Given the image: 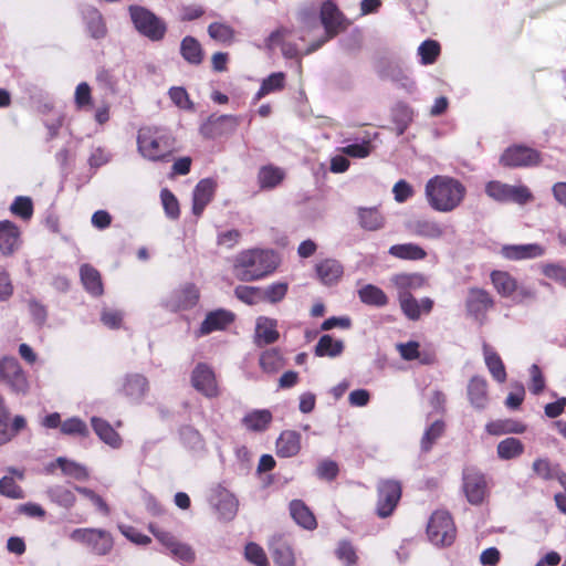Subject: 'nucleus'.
Here are the masks:
<instances>
[{
    "label": "nucleus",
    "instance_id": "40",
    "mask_svg": "<svg viewBox=\"0 0 566 566\" xmlns=\"http://www.w3.org/2000/svg\"><path fill=\"white\" fill-rule=\"evenodd\" d=\"M491 281L497 293L503 297H510L517 289L516 280L505 271H493Z\"/></svg>",
    "mask_w": 566,
    "mask_h": 566
},
{
    "label": "nucleus",
    "instance_id": "16",
    "mask_svg": "<svg viewBox=\"0 0 566 566\" xmlns=\"http://www.w3.org/2000/svg\"><path fill=\"white\" fill-rule=\"evenodd\" d=\"M198 300L199 291L196 285L186 283L171 292L165 301V306L171 312L185 311L193 307Z\"/></svg>",
    "mask_w": 566,
    "mask_h": 566
},
{
    "label": "nucleus",
    "instance_id": "11",
    "mask_svg": "<svg viewBox=\"0 0 566 566\" xmlns=\"http://www.w3.org/2000/svg\"><path fill=\"white\" fill-rule=\"evenodd\" d=\"M406 228L413 235L433 241L443 240L449 232L454 233L452 226L428 217L412 219L406 224Z\"/></svg>",
    "mask_w": 566,
    "mask_h": 566
},
{
    "label": "nucleus",
    "instance_id": "63",
    "mask_svg": "<svg viewBox=\"0 0 566 566\" xmlns=\"http://www.w3.org/2000/svg\"><path fill=\"white\" fill-rule=\"evenodd\" d=\"M52 497L62 506L70 507L75 502L73 492L63 486H55L50 490Z\"/></svg>",
    "mask_w": 566,
    "mask_h": 566
},
{
    "label": "nucleus",
    "instance_id": "55",
    "mask_svg": "<svg viewBox=\"0 0 566 566\" xmlns=\"http://www.w3.org/2000/svg\"><path fill=\"white\" fill-rule=\"evenodd\" d=\"M244 556L251 564L255 566H269L264 549L255 543H249L245 545Z\"/></svg>",
    "mask_w": 566,
    "mask_h": 566
},
{
    "label": "nucleus",
    "instance_id": "35",
    "mask_svg": "<svg viewBox=\"0 0 566 566\" xmlns=\"http://www.w3.org/2000/svg\"><path fill=\"white\" fill-rule=\"evenodd\" d=\"M285 172L282 168L273 165L263 166L258 174L260 188L270 190L277 187L284 179Z\"/></svg>",
    "mask_w": 566,
    "mask_h": 566
},
{
    "label": "nucleus",
    "instance_id": "36",
    "mask_svg": "<svg viewBox=\"0 0 566 566\" xmlns=\"http://www.w3.org/2000/svg\"><path fill=\"white\" fill-rule=\"evenodd\" d=\"M81 281L85 290L93 296L103 294V284L99 272L90 264H83L80 269Z\"/></svg>",
    "mask_w": 566,
    "mask_h": 566
},
{
    "label": "nucleus",
    "instance_id": "57",
    "mask_svg": "<svg viewBox=\"0 0 566 566\" xmlns=\"http://www.w3.org/2000/svg\"><path fill=\"white\" fill-rule=\"evenodd\" d=\"M444 423L440 420L434 421L423 433L421 439L422 451H429L433 442L442 434Z\"/></svg>",
    "mask_w": 566,
    "mask_h": 566
},
{
    "label": "nucleus",
    "instance_id": "25",
    "mask_svg": "<svg viewBox=\"0 0 566 566\" xmlns=\"http://www.w3.org/2000/svg\"><path fill=\"white\" fill-rule=\"evenodd\" d=\"M276 327V319L260 316L255 323L254 343L256 346L261 347L275 343L280 336Z\"/></svg>",
    "mask_w": 566,
    "mask_h": 566
},
{
    "label": "nucleus",
    "instance_id": "15",
    "mask_svg": "<svg viewBox=\"0 0 566 566\" xmlns=\"http://www.w3.org/2000/svg\"><path fill=\"white\" fill-rule=\"evenodd\" d=\"M148 390V379L138 373L126 374L118 387V392L134 403L142 402Z\"/></svg>",
    "mask_w": 566,
    "mask_h": 566
},
{
    "label": "nucleus",
    "instance_id": "32",
    "mask_svg": "<svg viewBox=\"0 0 566 566\" xmlns=\"http://www.w3.org/2000/svg\"><path fill=\"white\" fill-rule=\"evenodd\" d=\"M485 365L492 377L499 381L506 380V370L499 354L486 343L482 346Z\"/></svg>",
    "mask_w": 566,
    "mask_h": 566
},
{
    "label": "nucleus",
    "instance_id": "28",
    "mask_svg": "<svg viewBox=\"0 0 566 566\" xmlns=\"http://www.w3.org/2000/svg\"><path fill=\"white\" fill-rule=\"evenodd\" d=\"M301 450V434L295 430H285L276 439V454L280 458L295 457Z\"/></svg>",
    "mask_w": 566,
    "mask_h": 566
},
{
    "label": "nucleus",
    "instance_id": "2",
    "mask_svg": "<svg viewBox=\"0 0 566 566\" xmlns=\"http://www.w3.org/2000/svg\"><path fill=\"white\" fill-rule=\"evenodd\" d=\"M175 144V137L164 127L144 126L137 132V150L149 161H168Z\"/></svg>",
    "mask_w": 566,
    "mask_h": 566
},
{
    "label": "nucleus",
    "instance_id": "39",
    "mask_svg": "<svg viewBox=\"0 0 566 566\" xmlns=\"http://www.w3.org/2000/svg\"><path fill=\"white\" fill-rule=\"evenodd\" d=\"M344 350V343L339 339H334L331 335H323L316 346L315 355L317 357H338Z\"/></svg>",
    "mask_w": 566,
    "mask_h": 566
},
{
    "label": "nucleus",
    "instance_id": "4",
    "mask_svg": "<svg viewBox=\"0 0 566 566\" xmlns=\"http://www.w3.org/2000/svg\"><path fill=\"white\" fill-rule=\"evenodd\" d=\"M321 24L324 27L325 35L312 42L304 54H311L317 51L324 43L336 36L339 32L344 31L349 21L343 12L332 1L323 2L319 12Z\"/></svg>",
    "mask_w": 566,
    "mask_h": 566
},
{
    "label": "nucleus",
    "instance_id": "10",
    "mask_svg": "<svg viewBox=\"0 0 566 566\" xmlns=\"http://www.w3.org/2000/svg\"><path fill=\"white\" fill-rule=\"evenodd\" d=\"M485 192L495 201L514 202L517 205H525L534 198L526 186H512L496 180L486 184Z\"/></svg>",
    "mask_w": 566,
    "mask_h": 566
},
{
    "label": "nucleus",
    "instance_id": "6",
    "mask_svg": "<svg viewBox=\"0 0 566 566\" xmlns=\"http://www.w3.org/2000/svg\"><path fill=\"white\" fill-rule=\"evenodd\" d=\"M70 538L85 545L92 554L97 556L108 555L114 547L112 534L102 528H75L70 534Z\"/></svg>",
    "mask_w": 566,
    "mask_h": 566
},
{
    "label": "nucleus",
    "instance_id": "19",
    "mask_svg": "<svg viewBox=\"0 0 566 566\" xmlns=\"http://www.w3.org/2000/svg\"><path fill=\"white\" fill-rule=\"evenodd\" d=\"M402 313L411 321H418L422 313L429 314L433 307V301L430 297L417 300L412 294H406L398 297Z\"/></svg>",
    "mask_w": 566,
    "mask_h": 566
},
{
    "label": "nucleus",
    "instance_id": "48",
    "mask_svg": "<svg viewBox=\"0 0 566 566\" xmlns=\"http://www.w3.org/2000/svg\"><path fill=\"white\" fill-rule=\"evenodd\" d=\"M56 464L61 468L64 474L76 480H86L88 478L86 468L75 461L60 457L56 459Z\"/></svg>",
    "mask_w": 566,
    "mask_h": 566
},
{
    "label": "nucleus",
    "instance_id": "23",
    "mask_svg": "<svg viewBox=\"0 0 566 566\" xmlns=\"http://www.w3.org/2000/svg\"><path fill=\"white\" fill-rule=\"evenodd\" d=\"M216 190V181L210 178L200 180L192 192V212L200 216L211 201Z\"/></svg>",
    "mask_w": 566,
    "mask_h": 566
},
{
    "label": "nucleus",
    "instance_id": "12",
    "mask_svg": "<svg viewBox=\"0 0 566 566\" xmlns=\"http://www.w3.org/2000/svg\"><path fill=\"white\" fill-rule=\"evenodd\" d=\"M240 123L235 115H210L199 127L200 135L206 139H216L233 134Z\"/></svg>",
    "mask_w": 566,
    "mask_h": 566
},
{
    "label": "nucleus",
    "instance_id": "7",
    "mask_svg": "<svg viewBox=\"0 0 566 566\" xmlns=\"http://www.w3.org/2000/svg\"><path fill=\"white\" fill-rule=\"evenodd\" d=\"M0 382L18 396H25L30 389L25 373L12 356L0 358Z\"/></svg>",
    "mask_w": 566,
    "mask_h": 566
},
{
    "label": "nucleus",
    "instance_id": "22",
    "mask_svg": "<svg viewBox=\"0 0 566 566\" xmlns=\"http://www.w3.org/2000/svg\"><path fill=\"white\" fill-rule=\"evenodd\" d=\"M234 316L231 312L226 310H216L209 312L206 318L201 323L197 336H205L216 331L224 329L230 323H232Z\"/></svg>",
    "mask_w": 566,
    "mask_h": 566
},
{
    "label": "nucleus",
    "instance_id": "31",
    "mask_svg": "<svg viewBox=\"0 0 566 566\" xmlns=\"http://www.w3.org/2000/svg\"><path fill=\"white\" fill-rule=\"evenodd\" d=\"M391 283L398 291V296L406 294H411V291H416L421 289L426 284V279L422 274L419 273H400L395 274L390 279Z\"/></svg>",
    "mask_w": 566,
    "mask_h": 566
},
{
    "label": "nucleus",
    "instance_id": "64",
    "mask_svg": "<svg viewBox=\"0 0 566 566\" xmlns=\"http://www.w3.org/2000/svg\"><path fill=\"white\" fill-rule=\"evenodd\" d=\"M74 101L77 108H83L91 104V87L86 82L80 83L75 88Z\"/></svg>",
    "mask_w": 566,
    "mask_h": 566
},
{
    "label": "nucleus",
    "instance_id": "50",
    "mask_svg": "<svg viewBox=\"0 0 566 566\" xmlns=\"http://www.w3.org/2000/svg\"><path fill=\"white\" fill-rule=\"evenodd\" d=\"M0 494L12 499L21 500L25 497V493L20 485H18L12 476L4 475L0 479Z\"/></svg>",
    "mask_w": 566,
    "mask_h": 566
},
{
    "label": "nucleus",
    "instance_id": "20",
    "mask_svg": "<svg viewBox=\"0 0 566 566\" xmlns=\"http://www.w3.org/2000/svg\"><path fill=\"white\" fill-rule=\"evenodd\" d=\"M20 245V230L9 220L0 221V253L3 256L12 255Z\"/></svg>",
    "mask_w": 566,
    "mask_h": 566
},
{
    "label": "nucleus",
    "instance_id": "60",
    "mask_svg": "<svg viewBox=\"0 0 566 566\" xmlns=\"http://www.w3.org/2000/svg\"><path fill=\"white\" fill-rule=\"evenodd\" d=\"M172 103L182 109H192L193 104L189 98L187 91L180 86H174L168 92Z\"/></svg>",
    "mask_w": 566,
    "mask_h": 566
},
{
    "label": "nucleus",
    "instance_id": "54",
    "mask_svg": "<svg viewBox=\"0 0 566 566\" xmlns=\"http://www.w3.org/2000/svg\"><path fill=\"white\" fill-rule=\"evenodd\" d=\"M10 210L13 214L28 220L33 214V203L29 197H17L12 202Z\"/></svg>",
    "mask_w": 566,
    "mask_h": 566
},
{
    "label": "nucleus",
    "instance_id": "18",
    "mask_svg": "<svg viewBox=\"0 0 566 566\" xmlns=\"http://www.w3.org/2000/svg\"><path fill=\"white\" fill-rule=\"evenodd\" d=\"M494 302L483 289L472 287L465 301L468 314L478 321H482L485 313L493 306Z\"/></svg>",
    "mask_w": 566,
    "mask_h": 566
},
{
    "label": "nucleus",
    "instance_id": "47",
    "mask_svg": "<svg viewBox=\"0 0 566 566\" xmlns=\"http://www.w3.org/2000/svg\"><path fill=\"white\" fill-rule=\"evenodd\" d=\"M61 432L65 436L86 438L90 434L87 424L77 417L67 418L61 424Z\"/></svg>",
    "mask_w": 566,
    "mask_h": 566
},
{
    "label": "nucleus",
    "instance_id": "53",
    "mask_svg": "<svg viewBox=\"0 0 566 566\" xmlns=\"http://www.w3.org/2000/svg\"><path fill=\"white\" fill-rule=\"evenodd\" d=\"M284 74L282 72L273 73L270 76H268L263 82L262 85L256 94L258 98H261L262 96L281 90L284 86Z\"/></svg>",
    "mask_w": 566,
    "mask_h": 566
},
{
    "label": "nucleus",
    "instance_id": "41",
    "mask_svg": "<svg viewBox=\"0 0 566 566\" xmlns=\"http://www.w3.org/2000/svg\"><path fill=\"white\" fill-rule=\"evenodd\" d=\"M358 296L364 304L370 306L382 307L388 303L385 292L374 284H366L359 289Z\"/></svg>",
    "mask_w": 566,
    "mask_h": 566
},
{
    "label": "nucleus",
    "instance_id": "17",
    "mask_svg": "<svg viewBox=\"0 0 566 566\" xmlns=\"http://www.w3.org/2000/svg\"><path fill=\"white\" fill-rule=\"evenodd\" d=\"M191 385L208 398L218 395V386L213 370L203 363L198 364L191 374Z\"/></svg>",
    "mask_w": 566,
    "mask_h": 566
},
{
    "label": "nucleus",
    "instance_id": "24",
    "mask_svg": "<svg viewBox=\"0 0 566 566\" xmlns=\"http://www.w3.org/2000/svg\"><path fill=\"white\" fill-rule=\"evenodd\" d=\"M210 501L222 520L230 521L235 516L238 501L229 491L224 489L218 490Z\"/></svg>",
    "mask_w": 566,
    "mask_h": 566
},
{
    "label": "nucleus",
    "instance_id": "62",
    "mask_svg": "<svg viewBox=\"0 0 566 566\" xmlns=\"http://www.w3.org/2000/svg\"><path fill=\"white\" fill-rule=\"evenodd\" d=\"M180 437L184 443L191 449H199L202 447V439L199 431L190 426L181 428Z\"/></svg>",
    "mask_w": 566,
    "mask_h": 566
},
{
    "label": "nucleus",
    "instance_id": "29",
    "mask_svg": "<svg viewBox=\"0 0 566 566\" xmlns=\"http://www.w3.org/2000/svg\"><path fill=\"white\" fill-rule=\"evenodd\" d=\"M83 19L86 31L95 40L104 39L107 34V27L102 13L94 7H87L83 11Z\"/></svg>",
    "mask_w": 566,
    "mask_h": 566
},
{
    "label": "nucleus",
    "instance_id": "13",
    "mask_svg": "<svg viewBox=\"0 0 566 566\" xmlns=\"http://www.w3.org/2000/svg\"><path fill=\"white\" fill-rule=\"evenodd\" d=\"M377 491V515L382 518L388 517L392 514L401 497V485L396 480H381L378 482Z\"/></svg>",
    "mask_w": 566,
    "mask_h": 566
},
{
    "label": "nucleus",
    "instance_id": "59",
    "mask_svg": "<svg viewBox=\"0 0 566 566\" xmlns=\"http://www.w3.org/2000/svg\"><path fill=\"white\" fill-rule=\"evenodd\" d=\"M261 292L262 289L260 287L245 285L237 286L234 290L235 296L247 304H254L258 300H261Z\"/></svg>",
    "mask_w": 566,
    "mask_h": 566
},
{
    "label": "nucleus",
    "instance_id": "58",
    "mask_svg": "<svg viewBox=\"0 0 566 566\" xmlns=\"http://www.w3.org/2000/svg\"><path fill=\"white\" fill-rule=\"evenodd\" d=\"M297 21L303 31H312L319 28L316 11L312 8H305L298 11Z\"/></svg>",
    "mask_w": 566,
    "mask_h": 566
},
{
    "label": "nucleus",
    "instance_id": "27",
    "mask_svg": "<svg viewBox=\"0 0 566 566\" xmlns=\"http://www.w3.org/2000/svg\"><path fill=\"white\" fill-rule=\"evenodd\" d=\"M270 551L277 566H295L293 549L284 537L274 536L270 542Z\"/></svg>",
    "mask_w": 566,
    "mask_h": 566
},
{
    "label": "nucleus",
    "instance_id": "43",
    "mask_svg": "<svg viewBox=\"0 0 566 566\" xmlns=\"http://www.w3.org/2000/svg\"><path fill=\"white\" fill-rule=\"evenodd\" d=\"M261 369L266 374H275L284 366V359L276 348L264 350L259 359Z\"/></svg>",
    "mask_w": 566,
    "mask_h": 566
},
{
    "label": "nucleus",
    "instance_id": "3",
    "mask_svg": "<svg viewBox=\"0 0 566 566\" xmlns=\"http://www.w3.org/2000/svg\"><path fill=\"white\" fill-rule=\"evenodd\" d=\"M276 266L277 258L273 251L253 249L243 251L237 256L234 272L239 280L249 282L264 277Z\"/></svg>",
    "mask_w": 566,
    "mask_h": 566
},
{
    "label": "nucleus",
    "instance_id": "51",
    "mask_svg": "<svg viewBox=\"0 0 566 566\" xmlns=\"http://www.w3.org/2000/svg\"><path fill=\"white\" fill-rule=\"evenodd\" d=\"M289 285L285 282L273 283L265 289H262L261 298L270 303H277L282 301L287 293Z\"/></svg>",
    "mask_w": 566,
    "mask_h": 566
},
{
    "label": "nucleus",
    "instance_id": "21",
    "mask_svg": "<svg viewBox=\"0 0 566 566\" xmlns=\"http://www.w3.org/2000/svg\"><path fill=\"white\" fill-rule=\"evenodd\" d=\"M545 249L537 243L527 244H507L501 249V254L507 260H528L536 259L544 254Z\"/></svg>",
    "mask_w": 566,
    "mask_h": 566
},
{
    "label": "nucleus",
    "instance_id": "52",
    "mask_svg": "<svg viewBox=\"0 0 566 566\" xmlns=\"http://www.w3.org/2000/svg\"><path fill=\"white\" fill-rule=\"evenodd\" d=\"M440 53V45L434 40H426L418 48V54L423 65L432 64Z\"/></svg>",
    "mask_w": 566,
    "mask_h": 566
},
{
    "label": "nucleus",
    "instance_id": "30",
    "mask_svg": "<svg viewBox=\"0 0 566 566\" xmlns=\"http://www.w3.org/2000/svg\"><path fill=\"white\" fill-rule=\"evenodd\" d=\"M91 424L96 436L107 446L118 449L122 446V438L111 426V423L102 418L92 417Z\"/></svg>",
    "mask_w": 566,
    "mask_h": 566
},
{
    "label": "nucleus",
    "instance_id": "34",
    "mask_svg": "<svg viewBox=\"0 0 566 566\" xmlns=\"http://www.w3.org/2000/svg\"><path fill=\"white\" fill-rule=\"evenodd\" d=\"M290 513L295 523L305 530H314L317 525L314 514L301 500H293L290 503Z\"/></svg>",
    "mask_w": 566,
    "mask_h": 566
},
{
    "label": "nucleus",
    "instance_id": "49",
    "mask_svg": "<svg viewBox=\"0 0 566 566\" xmlns=\"http://www.w3.org/2000/svg\"><path fill=\"white\" fill-rule=\"evenodd\" d=\"M208 34L218 42L230 43L234 38V30L228 24L212 22L208 25Z\"/></svg>",
    "mask_w": 566,
    "mask_h": 566
},
{
    "label": "nucleus",
    "instance_id": "38",
    "mask_svg": "<svg viewBox=\"0 0 566 566\" xmlns=\"http://www.w3.org/2000/svg\"><path fill=\"white\" fill-rule=\"evenodd\" d=\"M389 254L401 260L418 261L427 256L423 248L416 243L395 244L389 248Z\"/></svg>",
    "mask_w": 566,
    "mask_h": 566
},
{
    "label": "nucleus",
    "instance_id": "42",
    "mask_svg": "<svg viewBox=\"0 0 566 566\" xmlns=\"http://www.w3.org/2000/svg\"><path fill=\"white\" fill-rule=\"evenodd\" d=\"M289 35V31L286 29H279L274 32H272L266 42L268 46L270 49L274 48L275 45H281L282 54L286 59H295L298 57L300 52L297 50V46L293 43H286L283 42V39Z\"/></svg>",
    "mask_w": 566,
    "mask_h": 566
},
{
    "label": "nucleus",
    "instance_id": "61",
    "mask_svg": "<svg viewBox=\"0 0 566 566\" xmlns=\"http://www.w3.org/2000/svg\"><path fill=\"white\" fill-rule=\"evenodd\" d=\"M342 153L353 158H366L371 153V145L369 140L349 144L342 148Z\"/></svg>",
    "mask_w": 566,
    "mask_h": 566
},
{
    "label": "nucleus",
    "instance_id": "26",
    "mask_svg": "<svg viewBox=\"0 0 566 566\" xmlns=\"http://www.w3.org/2000/svg\"><path fill=\"white\" fill-rule=\"evenodd\" d=\"M468 398L471 406L475 409L482 410L488 406V382L486 379L481 376H474L469 380L468 384Z\"/></svg>",
    "mask_w": 566,
    "mask_h": 566
},
{
    "label": "nucleus",
    "instance_id": "56",
    "mask_svg": "<svg viewBox=\"0 0 566 566\" xmlns=\"http://www.w3.org/2000/svg\"><path fill=\"white\" fill-rule=\"evenodd\" d=\"M160 199L167 217L177 219L180 214V209L175 195L165 188L160 191Z\"/></svg>",
    "mask_w": 566,
    "mask_h": 566
},
{
    "label": "nucleus",
    "instance_id": "9",
    "mask_svg": "<svg viewBox=\"0 0 566 566\" xmlns=\"http://www.w3.org/2000/svg\"><path fill=\"white\" fill-rule=\"evenodd\" d=\"M541 163L542 155L538 150L521 144L507 147L500 157V164L507 168H531Z\"/></svg>",
    "mask_w": 566,
    "mask_h": 566
},
{
    "label": "nucleus",
    "instance_id": "8",
    "mask_svg": "<svg viewBox=\"0 0 566 566\" xmlns=\"http://www.w3.org/2000/svg\"><path fill=\"white\" fill-rule=\"evenodd\" d=\"M455 526L449 512L436 511L428 523L427 534L436 546H449L455 538Z\"/></svg>",
    "mask_w": 566,
    "mask_h": 566
},
{
    "label": "nucleus",
    "instance_id": "37",
    "mask_svg": "<svg viewBox=\"0 0 566 566\" xmlns=\"http://www.w3.org/2000/svg\"><path fill=\"white\" fill-rule=\"evenodd\" d=\"M180 54L192 65H199L203 60L202 46L199 41L191 35H187L182 39L180 43Z\"/></svg>",
    "mask_w": 566,
    "mask_h": 566
},
{
    "label": "nucleus",
    "instance_id": "45",
    "mask_svg": "<svg viewBox=\"0 0 566 566\" xmlns=\"http://www.w3.org/2000/svg\"><path fill=\"white\" fill-rule=\"evenodd\" d=\"M272 420V415L269 410H254L248 413L242 422L243 424L252 430V431H263L270 424Z\"/></svg>",
    "mask_w": 566,
    "mask_h": 566
},
{
    "label": "nucleus",
    "instance_id": "44",
    "mask_svg": "<svg viewBox=\"0 0 566 566\" xmlns=\"http://www.w3.org/2000/svg\"><path fill=\"white\" fill-rule=\"evenodd\" d=\"M359 223L368 231H376L384 227L385 219L376 208H360Z\"/></svg>",
    "mask_w": 566,
    "mask_h": 566
},
{
    "label": "nucleus",
    "instance_id": "5",
    "mask_svg": "<svg viewBox=\"0 0 566 566\" xmlns=\"http://www.w3.org/2000/svg\"><path fill=\"white\" fill-rule=\"evenodd\" d=\"M128 11L134 27L142 35L151 41L164 39L167 25L154 12L142 6H130Z\"/></svg>",
    "mask_w": 566,
    "mask_h": 566
},
{
    "label": "nucleus",
    "instance_id": "46",
    "mask_svg": "<svg viewBox=\"0 0 566 566\" xmlns=\"http://www.w3.org/2000/svg\"><path fill=\"white\" fill-rule=\"evenodd\" d=\"M496 451L500 459L510 460L521 455L524 451V446L521 440L511 437L500 441Z\"/></svg>",
    "mask_w": 566,
    "mask_h": 566
},
{
    "label": "nucleus",
    "instance_id": "1",
    "mask_svg": "<svg viewBox=\"0 0 566 566\" xmlns=\"http://www.w3.org/2000/svg\"><path fill=\"white\" fill-rule=\"evenodd\" d=\"M424 193L429 206L433 210L451 212L461 205L467 189L452 177L434 176L427 181Z\"/></svg>",
    "mask_w": 566,
    "mask_h": 566
},
{
    "label": "nucleus",
    "instance_id": "14",
    "mask_svg": "<svg viewBox=\"0 0 566 566\" xmlns=\"http://www.w3.org/2000/svg\"><path fill=\"white\" fill-rule=\"evenodd\" d=\"M463 491L470 504H481L488 494L484 474L473 469L465 470L463 472Z\"/></svg>",
    "mask_w": 566,
    "mask_h": 566
},
{
    "label": "nucleus",
    "instance_id": "33",
    "mask_svg": "<svg viewBox=\"0 0 566 566\" xmlns=\"http://www.w3.org/2000/svg\"><path fill=\"white\" fill-rule=\"evenodd\" d=\"M316 273L323 284L331 285L343 275V266L337 260L326 259L316 264Z\"/></svg>",
    "mask_w": 566,
    "mask_h": 566
}]
</instances>
